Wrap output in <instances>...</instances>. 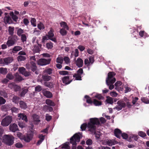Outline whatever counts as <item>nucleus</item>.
Masks as SVG:
<instances>
[{
    "mask_svg": "<svg viewBox=\"0 0 149 149\" xmlns=\"http://www.w3.org/2000/svg\"><path fill=\"white\" fill-rule=\"evenodd\" d=\"M50 59H46L45 58H41L38 62V64L40 65H44L50 63Z\"/></svg>",
    "mask_w": 149,
    "mask_h": 149,
    "instance_id": "1a4fd4ad",
    "label": "nucleus"
},
{
    "mask_svg": "<svg viewBox=\"0 0 149 149\" xmlns=\"http://www.w3.org/2000/svg\"><path fill=\"white\" fill-rule=\"evenodd\" d=\"M122 134L121 131L118 129H116L114 130V134L115 136L117 138H120V135Z\"/></svg>",
    "mask_w": 149,
    "mask_h": 149,
    "instance_id": "2eb2a0df",
    "label": "nucleus"
},
{
    "mask_svg": "<svg viewBox=\"0 0 149 149\" xmlns=\"http://www.w3.org/2000/svg\"><path fill=\"white\" fill-rule=\"evenodd\" d=\"M57 63L62 64L63 62V58L62 57L59 56L57 58L56 60Z\"/></svg>",
    "mask_w": 149,
    "mask_h": 149,
    "instance_id": "7c9ffc66",
    "label": "nucleus"
},
{
    "mask_svg": "<svg viewBox=\"0 0 149 149\" xmlns=\"http://www.w3.org/2000/svg\"><path fill=\"white\" fill-rule=\"evenodd\" d=\"M46 47L48 49H51L53 47V45L52 43L50 42L46 44Z\"/></svg>",
    "mask_w": 149,
    "mask_h": 149,
    "instance_id": "603ef678",
    "label": "nucleus"
},
{
    "mask_svg": "<svg viewBox=\"0 0 149 149\" xmlns=\"http://www.w3.org/2000/svg\"><path fill=\"white\" fill-rule=\"evenodd\" d=\"M31 70L32 71H34L36 70L37 68V67L36 66V63L32 61L31 62Z\"/></svg>",
    "mask_w": 149,
    "mask_h": 149,
    "instance_id": "c756f323",
    "label": "nucleus"
},
{
    "mask_svg": "<svg viewBox=\"0 0 149 149\" xmlns=\"http://www.w3.org/2000/svg\"><path fill=\"white\" fill-rule=\"evenodd\" d=\"M35 91L36 92H40L42 89V88L40 86L38 85L35 88Z\"/></svg>",
    "mask_w": 149,
    "mask_h": 149,
    "instance_id": "bf43d9fd",
    "label": "nucleus"
},
{
    "mask_svg": "<svg viewBox=\"0 0 149 149\" xmlns=\"http://www.w3.org/2000/svg\"><path fill=\"white\" fill-rule=\"evenodd\" d=\"M6 78L10 80H12L14 78V77L11 73H8L7 75Z\"/></svg>",
    "mask_w": 149,
    "mask_h": 149,
    "instance_id": "a19ab883",
    "label": "nucleus"
},
{
    "mask_svg": "<svg viewBox=\"0 0 149 149\" xmlns=\"http://www.w3.org/2000/svg\"><path fill=\"white\" fill-rule=\"evenodd\" d=\"M38 137L40 139L36 143V145L37 146L40 145L45 139V136L42 134L40 135Z\"/></svg>",
    "mask_w": 149,
    "mask_h": 149,
    "instance_id": "a211bd4d",
    "label": "nucleus"
},
{
    "mask_svg": "<svg viewBox=\"0 0 149 149\" xmlns=\"http://www.w3.org/2000/svg\"><path fill=\"white\" fill-rule=\"evenodd\" d=\"M14 138L10 135H5L3 137V142L9 146L12 145L14 143Z\"/></svg>",
    "mask_w": 149,
    "mask_h": 149,
    "instance_id": "20e7f679",
    "label": "nucleus"
},
{
    "mask_svg": "<svg viewBox=\"0 0 149 149\" xmlns=\"http://www.w3.org/2000/svg\"><path fill=\"white\" fill-rule=\"evenodd\" d=\"M100 124L98 119L97 118H91L90 119V122L88 123V125L86 123H84L81 126V129L82 131L85 130L87 126L88 128V130L92 133L95 134V130L96 128L95 125H98Z\"/></svg>",
    "mask_w": 149,
    "mask_h": 149,
    "instance_id": "f257e3e1",
    "label": "nucleus"
},
{
    "mask_svg": "<svg viewBox=\"0 0 149 149\" xmlns=\"http://www.w3.org/2000/svg\"><path fill=\"white\" fill-rule=\"evenodd\" d=\"M14 27L9 26L8 27V31L10 35H12L14 33Z\"/></svg>",
    "mask_w": 149,
    "mask_h": 149,
    "instance_id": "58836bf2",
    "label": "nucleus"
},
{
    "mask_svg": "<svg viewBox=\"0 0 149 149\" xmlns=\"http://www.w3.org/2000/svg\"><path fill=\"white\" fill-rule=\"evenodd\" d=\"M15 146L17 148H21L23 147L22 145L20 143H17L15 144Z\"/></svg>",
    "mask_w": 149,
    "mask_h": 149,
    "instance_id": "338daca9",
    "label": "nucleus"
},
{
    "mask_svg": "<svg viewBox=\"0 0 149 149\" xmlns=\"http://www.w3.org/2000/svg\"><path fill=\"white\" fill-rule=\"evenodd\" d=\"M20 107L23 109H26L27 107V106L26 103L23 101H21L19 102Z\"/></svg>",
    "mask_w": 149,
    "mask_h": 149,
    "instance_id": "c85d7f7f",
    "label": "nucleus"
},
{
    "mask_svg": "<svg viewBox=\"0 0 149 149\" xmlns=\"http://www.w3.org/2000/svg\"><path fill=\"white\" fill-rule=\"evenodd\" d=\"M12 117L11 116H8L3 118L1 123V125L3 126H8L11 122Z\"/></svg>",
    "mask_w": 149,
    "mask_h": 149,
    "instance_id": "39448f33",
    "label": "nucleus"
},
{
    "mask_svg": "<svg viewBox=\"0 0 149 149\" xmlns=\"http://www.w3.org/2000/svg\"><path fill=\"white\" fill-rule=\"evenodd\" d=\"M31 24L34 26H36V20L34 18H32L31 20Z\"/></svg>",
    "mask_w": 149,
    "mask_h": 149,
    "instance_id": "8fccbe9b",
    "label": "nucleus"
},
{
    "mask_svg": "<svg viewBox=\"0 0 149 149\" xmlns=\"http://www.w3.org/2000/svg\"><path fill=\"white\" fill-rule=\"evenodd\" d=\"M42 79L44 81H47L50 80L51 79V77L47 74H45L42 75Z\"/></svg>",
    "mask_w": 149,
    "mask_h": 149,
    "instance_id": "412c9836",
    "label": "nucleus"
},
{
    "mask_svg": "<svg viewBox=\"0 0 149 149\" xmlns=\"http://www.w3.org/2000/svg\"><path fill=\"white\" fill-rule=\"evenodd\" d=\"M5 15L3 20L4 22L6 24H10L12 22V19L8 15V13H4Z\"/></svg>",
    "mask_w": 149,
    "mask_h": 149,
    "instance_id": "9b49d317",
    "label": "nucleus"
},
{
    "mask_svg": "<svg viewBox=\"0 0 149 149\" xmlns=\"http://www.w3.org/2000/svg\"><path fill=\"white\" fill-rule=\"evenodd\" d=\"M17 36L15 35L12 36L10 38H9L6 42V44L8 47L13 45L17 40Z\"/></svg>",
    "mask_w": 149,
    "mask_h": 149,
    "instance_id": "423d86ee",
    "label": "nucleus"
},
{
    "mask_svg": "<svg viewBox=\"0 0 149 149\" xmlns=\"http://www.w3.org/2000/svg\"><path fill=\"white\" fill-rule=\"evenodd\" d=\"M24 33V30L21 28L18 29L17 30V34L19 36H21Z\"/></svg>",
    "mask_w": 149,
    "mask_h": 149,
    "instance_id": "e433bc0d",
    "label": "nucleus"
},
{
    "mask_svg": "<svg viewBox=\"0 0 149 149\" xmlns=\"http://www.w3.org/2000/svg\"><path fill=\"white\" fill-rule=\"evenodd\" d=\"M10 105L6 104L4 105H2L1 107V109L4 110H7L10 109Z\"/></svg>",
    "mask_w": 149,
    "mask_h": 149,
    "instance_id": "cd10ccee",
    "label": "nucleus"
},
{
    "mask_svg": "<svg viewBox=\"0 0 149 149\" xmlns=\"http://www.w3.org/2000/svg\"><path fill=\"white\" fill-rule=\"evenodd\" d=\"M9 129L11 131L13 132H15L18 130L17 125L15 123L11 124L10 125Z\"/></svg>",
    "mask_w": 149,
    "mask_h": 149,
    "instance_id": "ddd939ff",
    "label": "nucleus"
},
{
    "mask_svg": "<svg viewBox=\"0 0 149 149\" xmlns=\"http://www.w3.org/2000/svg\"><path fill=\"white\" fill-rule=\"evenodd\" d=\"M8 72V71L6 68H0V73L3 75L6 74Z\"/></svg>",
    "mask_w": 149,
    "mask_h": 149,
    "instance_id": "bb28decb",
    "label": "nucleus"
},
{
    "mask_svg": "<svg viewBox=\"0 0 149 149\" xmlns=\"http://www.w3.org/2000/svg\"><path fill=\"white\" fill-rule=\"evenodd\" d=\"M38 27L40 30L43 29H45V26L41 22H40L38 24Z\"/></svg>",
    "mask_w": 149,
    "mask_h": 149,
    "instance_id": "37998d69",
    "label": "nucleus"
},
{
    "mask_svg": "<svg viewBox=\"0 0 149 149\" xmlns=\"http://www.w3.org/2000/svg\"><path fill=\"white\" fill-rule=\"evenodd\" d=\"M23 22L24 24L26 25H27L29 23V22L28 20L26 18H24L23 19Z\"/></svg>",
    "mask_w": 149,
    "mask_h": 149,
    "instance_id": "774afa93",
    "label": "nucleus"
},
{
    "mask_svg": "<svg viewBox=\"0 0 149 149\" xmlns=\"http://www.w3.org/2000/svg\"><path fill=\"white\" fill-rule=\"evenodd\" d=\"M115 73L113 72H110L108 74V77L106 78V82L107 85L109 86L110 83L113 84L116 81V79L114 77Z\"/></svg>",
    "mask_w": 149,
    "mask_h": 149,
    "instance_id": "f03ea898",
    "label": "nucleus"
},
{
    "mask_svg": "<svg viewBox=\"0 0 149 149\" xmlns=\"http://www.w3.org/2000/svg\"><path fill=\"white\" fill-rule=\"evenodd\" d=\"M13 60V58L12 57L1 59L0 60V63L3 65H7L11 63Z\"/></svg>",
    "mask_w": 149,
    "mask_h": 149,
    "instance_id": "0eeeda50",
    "label": "nucleus"
},
{
    "mask_svg": "<svg viewBox=\"0 0 149 149\" xmlns=\"http://www.w3.org/2000/svg\"><path fill=\"white\" fill-rule=\"evenodd\" d=\"M117 143V142L113 140H108L106 141L107 144L109 146H112Z\"/></svg>",
    "mask_w": 149,
    "mask_h": 149,
    "instance_id": "aec40b11",
    "label": "nucleus"
},
{
    "mask_svg": "<svg viewBox=\"0 0 149 149\" xmlns=\"http://www.w3.org/2000/svg\"><path fill=\"white\" fill-rule=\"evenodd\" d=\"M122 84V83L120 81H117L115 84V85L116 87L115 89L116 90H117L118 87L120 86Z\"/></svg>",
    "mask_w": 149,
    "mask_h": 149,
    "instance_id": "3c124183",
    "label": "nucleus"
},
{
    "mask_svg": "<svg viewBox=\"0 0 149 149\" xmlns=\"http://www.w3.org/2000/svg\"><path fill=\"white\" fill-rule=\"evenodd\" d=\"M33 121L36 123L40 121L39 116L36 114H33L32 116Z\"/></svg>",
    "mask_w": 149,
    "mask_h": 149,
    "instance_id": "6ab92c4d",
    "label": "nucleus"
},
{
    "mask_svg": "<svg viewBox=\"0 0 149 149\" xmlns=\"http://www.w3.org/2000/svg\"><path fill=\"white\" fill-rule=\"evenodd\" d=\"M59 73L63 75H66L68 74V72L66 71H61L59 72Z\"/></svg>",
    "mask_w": 149,
    "mask_h": 149,
    "instance_id": "e2e57ef3",
    "label": "nucleus"
},
{
    "mask_svg": "<svg viewBox=\"0 0 149 149\" xmlns=\"http://www.w3.org/2000/svg\"><path fill=\"white\" fill-rule=\"evenodd\" d=\"M45 102L46 104L51 106H54L55 104L54 102L49 99L46 100Z\"/></svg>",
    "mask_w": 149,
    "mask_h": 149,
    "instance_id": "5701e85b",
    "label": "nucleus"
},
{
    "mask_svg": "<svg viewBox=\"0 0 149 149\" xmlns=\"http://www.w3.org/2000/svg\"><path fill=\"white\" fill-rule=\"evenodd\" d=\"M54 31L52 28H50V30L48 33V34L47 35L48 36V38L51 40L56 42V39L54 38V34L53 33Z\"/></svg>",
    "mask_w": 149,
    "mask_h": 149,
    "instance_id": "9d476101",
    "label": "nucleus"
},
{
    "mask_svg": "<svg viewBox=\"0 0 149 149\" xmlns=\"http://www.w3.org/2000/svg\"><path fill=\"white\" fill-rule=\"evenodd\" d=\"M28 88H26L23 89L20 94V96L22 97H24L25 95L28 92Z\"/></svg>",
    "mask_w": 149,
    "mask_h": 149,
    "instance_id": "2f4dec72",
    "label": "nucleus"
},
{
    "mask_svg": "<svg viewBox=\"0 0 149 149\" xmlns=\"http://www.w3.org/2000/svg\"><path fill=\"white\" fill-rule=\"evenodd\" d=\"M43 93L44 95L48 98H50L52 96V94L49 91L44 90L43 91Z\"/></svg>",
    "mask_w": 149,
    "mask_h": 149,
    "instance_id": "f3484780",
    "label": "nucleus"
},
{
    "mask_svg": "<svg viewBox=\"0 0 149 149\" xmlns=\"http://www.w3.org/2000/svg\"><path fill=\"white\" fill-rule=\"evenodd\" d=\"M121 134V136L123 137V138L124 139H127L128 138L127 134L125 133H122Z\"/></svg>",
    "mask_w": 149,
    "mask_h": 149,
    "instance_id": "69168bd1",
    "label": "nucleus"
},
{
    "mask_svg": "<svg viewBox=\"0 0 149 149\" xmlns=\"http://www.w3.org/2000/svg\"><path fill=\"white\" fill-rule=\"evenodd\" d=\"M118 105L114 109H116L118 111L121 110L123 108H125L126 106L125 102L123 100H120L117 102Z\"/></svg>",
    "mask_w": 149,
    "mask_h": 149,
    "instance_id": "6e6552de",
    "label": "nucleus"
},
{
    "mask_svg": "<svg viewBox=\"0 0 149 149\" xmlns=\"http://www.w3.org/2000/svg\"><path fill=\"white\" fill-rule=\"evenodd\" d=\"M19 98L16 96H14L12 99V101L15 103H17L18 102Z\"/></svg>",
    "mask_w": 149,
    "mask_h": 149,
    "instance_id": "f704fd0d",
    "label": "nucleus"
},
{
    "mask_svg": "<svg viewBox=\"0 0 149 149\" xmlns=\"http://www.w3.org/2000/svg\"><path fill=\"white\" fill-rule=\"evenodd\" d=\"M21 40L23 42H26V40L27 38L26 35L22 34L21 36Z\"/></svg>",
    "mask_w": 149,
    "mask_h": 149,
    "instance_id": "ea45409f",
    "label": "nucleus"
},
{
    "mask_svg": "<svg viewBox=\"0 0 149 149\" xmlns=\"http://www.w3.org/2000/svg\"><path fill=\"white\" fill-rule=\"evenodd\" d=\"M141 100L142 102H144V103L146 104L149 103V100L147 98L143 97L141 98Z\"/></svg>",
    "mask_w": 149,
    "mask_h": 149,
    "instance_id": "4d7b16f0",
    "label": "nucleus"
},
{
    "mask_svg": "<svg viewBox=\"0 0 149 149\" xmlns=\"http://www.w3.org/2000/svg\"><path fill=\"white\" fill-rule=\"evenodd\" d=\"M89 61L90 63L92 64L94 62V57L92 56H90L89 58Z\"/></svg>",
    "mask_w": 149,
    "mask_h": 149,
    "instance_id": "0e129e2a",
    "label": "nucleus"
},
{
    "mask_svg": "<svg viewBox=\"0 0 149 149\" xmlns=\"http://www.w3.org/2000/svg\"><path fill=\"white\" fill-rule=\"evenodd\" d=\"M0 95L5 98L7 97V94L4 91H0Z\"/></svg>",
    "mask_w": 149,
    "mask_h": 149,
    "instance_id": "79ce46f5",
    "label": "nucleus"
},
{
    "mask_svg": "<svg viewBox=\"0 0 149 149\" xmlns=\"http://www.w3.org/2000/svg\"><path fill=\"white\" fill-rule=\"evenodd\" d=\"M45 85L46 86L49 88H52L54 87L53 83L50 82L45 83Z\"/></svg>",
    "mask_w": 149,
    "mask_h": 149,
    "instance_id": "c9c22d12",
    "label": "nucleus"
},
{
    "mask_svg": "<svg viewBox=\"0 0 149 149\" xmlns=\"http://www.w3.org/2000/svg\"><path fill=\"white\" fill-rule=\"evenodd\" d=\"M18 70L21 74L25 77L28 76L31 74V72L26 71L24 67L19 68Z\"/></svg>",
    "mask_w": 149,
    "mask_h": 149,
    "instance_id": "f8f14e48",
    "label": "nucleus"
},
{
    "mask_svg": "<svg viewBox=\"0 0 149 149\" xmlns=\"http://www.w3.org/2000/svg\"><path fill=\"white\" fill-rule=\"evenodd\" d=\"M52 69L49 68L45 70V72L48 74L50 75L52 73Z\"/></svg>",
    "mask_w": 149,
    "mask_h": 149,
    "instance_id": "864d4df0",
    "label": "nucleus"
},
{
    "mask_svg": "<svg viewBox=\"0 0 149 149\" xmlns=\"http://www.w3.org/2000/svg\"><path fill=\"white\" fill-rule=\"evenodd\" d=\"M52 117L48 114H46L45 115V119L47 121H49L51 120Z\"/></svg>",
    "mask_w": 149,
    "mask_h": 149,
    "instance_id": "6e6d98bb",
    "label": "nucleus"
},
{
    "mask_svg": "<svg viewBox=\"0 0 149 149\" xmlns=\"http://www.w3.org/2000/svg\"><path fill=\"white\" fill-rule=\"evenodd\" d=\"M20 87L19 86L16 84H15L13 89L15 91H19L20 90Z\"/></svg>",
    "mask_w": 149,
    "mask_h": 149,
    "instance_id": "5fc2aeb1",
    "label": "nucleus"
},
{
    "mask_svg": "<svg viewBox=\"0 0 149 149\" xmlns=\"http://www.w3.org/2000/svg\"><path fill=\"white\" fill-rule=\"evenodd\" d=\"M17 60L19 61H24L26 59V58L25 56H19L17 57Z\"/></svg>",
    "mask_w": 149,
    "mask_h": 149,
    "instance_id": "c03bdc74",
    "label": "nucleus"
},
{
    "mask_svg": "<svg viewBox=\"0 0 149 149\" xmlns=\"http://www.w3.org/2000/svg\"><path fill=\"white\" fill-rule=\"evenodd\" d=\"M22 48L20 46H15L13 49L12 50V52L13 53H15L16 52H18Z\"/></svg>",
    "mask_w": 149,
    "mask_h": 149,
    "instance_id": "393cba45",
    "label": "nucleus"
},
{
    "mask_svg": "<svg viewBox=\"0 0 149 149\" xmlns=\"http://www.w3.org/2000/svg\"><path fill=\"white\" fill-rule=\"evenodd\" d=\"M23 139L25 141L29 142L31 140V138L30 136L27 135L26 136H24L23 138Z\"/></svg>",
    "mask_w": 149,
    "mask_h": 149,
    "instance_id": "473e14b6",
    "label": "nucleus"
},
{
    "mask_svg": "<svg viewBox=\"0 0 149 149\" xmlns=\"http://www.w3.org/2000/svg\"><path fill=\"white\" fill-rule=\"evenodd\" d=\"M6 102V100L3 97L0 96V104H3L5 103Z\"/></svg>",
    "mask_w": 149,
    "mask_h": 149,
    "instance_id": "052dcab7",
    "label": "nucleus"
},
{
    "mask_svg": "<svg viewBox=\"0 0 149 149\" xmlns=\"http://www.w3.org/2000/svg\"><path fill=\"white\" fill-rule=\"evenodd\" d=\"M138 134L140 136L143 137L146 136V134L142 131H140L138 132Z\"/></svg>",
    "mask_w": 149,
    "mask_h": 149,
    "instance_id": "13d9d810",
    "label": "nucleus"
},
{
    "mask_svg": "<svg viewBox=\"0 0 149 149\" xmlns=\"http://www.w3.org/2000/svg\"><path fill=\"white\" fill-rule=\"evenodd\" d=\"M18 117L19 118V119H22L24 120L26 122H27L28 121L27 117L26 115L22 113H19L18 115Z\"/></svg>",
    "mask_w": 149,
    "mask_h": 149,
    "instance_id": "dca6fc26",
    "label": "nucleus"
},
{
    "mask_svg": "<svg viewBox=\"0 0 149 149\" xmlns=\"http://www.w3.org/2000/svg\"><path fill=\"white\" fill-rule=\"evenodd\" d=\"M10 15L14 21L15 22L17 21L18 19V17L16 15H14L13 12H10Z\"/></svg>",
    "mask_w": 149,
    "mask_h": 149,
    "instance_id": "b1692460",
    "label": "nucleus"
},
{
    "mask_svg": "<svg viewBox=\"0 0 149 149\" xmlns=\"http://www.w3.org/2000/svg\"><path fill=\"white\" fill-rule=\"evenodd\" d=\"M33 50L34 53H38L40 52V49L38 45H35L33 49Z\"/></svg>",
    "mask_w": 149,
    "mask_h": 149,
    "instance_id": "72a5a7b5",
    "label": "nucleus"
},
{
    "mask_svg": "<svg viewBox=\"0 0 149 149\" xmlns=\"http://www.w3.org/2000/svg\"><path fill=\"white\" fill-rule=\"evenodd\" d=\"M15 80L16 81H20L23 80V78L18 73H16L15 75Z\"/></svg>",
    "mask_w": 149,
    "mask_h": 149,
    "instance_id": "4be33fe9",
    "label": "nucleus"
},
{
    "mask_svg": "<svg viewBox=\"0 0 149 149\" xmlns=\"http://www.w3.org/2000/svg\"><path fill=\"white\" fill-rule=\"evenodd\" d=\"M69 79V77L68 76L64 77L62 79V80L64 84H68L70 82L68 83V81Z\"/></svg>",
    "mask_w": 149,
    "mask_h": 149,
    "instance_id": "a878e982",
    "label": "nucleus"
},
{
    "mask_svg": "<svg viewBox=\"0 0 149 149\" xmlns=\"http://www.w3.org/2000/svg\"><path fill=\"white\" fill-rule=\"evenodd\" d=\"M93 103L95 106H99L102 104L101 102L98 101L95 99L94 100Z\"/></svg>",
    "mask_w": 149,
    "mask_h": 149,
    "instance_id": "09e8293b",
    "label": "nucleus"
},
{
    "mask_svg": "<svg viewBox=\"0 0 149 149\" xmlns=\"http://www.w3.org/2000/svg\"><path fill=\"white\" fill-rule=\"evenodd\" d=\"M15 84L13 83H11L8 84V87L11 89H13Z\"/></svg>",
    "mask_w": 149,
    "mask_h": 149,
    "instance_id": "680f3d73",
    "label": "nucleus"
},
{
    "mask_svg": "<svg viewBox=\"0 0 149 149\" xmlns=\"http://www.w3.org/2000/svg\"><path fill=\"white\" fill-rule=\"evenodd\" d=\"M60 24L61 26L63 27L65 29H66L68 30L69 29V28L66 22H63L61 23Z\"/></svg>",
    "mask_w": 149,
    "mask_h": 149,
    "instance_id": "4c0bfd02",
    "label": "nucleus"
},
{
    "mask_svg": "<svg viewBox=\"0 0 149 149\" xmlns=\"http://www.w3.org/2000/svg\"><path fill=\"white\" fill-rule=\"evenodd\" d=\"M80 140V136L77 134H74L70 139V143L72 144V149H75L77 142H79Z\"/></svg>",
    "mask_w": 149,
    "mask_h": 149,
    "instance_id": "7ed1b4c3",
    "label": "nucleus"
},
{
    "mask_svg": "<svg viewBox=\"0 0 149 149\" xmlns=\"http://www.w3.org/2000/svg\"><path fill=\"white\" fill-rule=\"evenodd\" d=\"M76 65L79 68L82 67L83 65V61L80 58H78L76 61Z\"/></svg>",
    "mask_w": 149,
    "mask_h": 149,
    "instance_id": "4468645a",
    "label": "nucleus"
},
{
    "mask_svg": "<svg viewBox=\"0 0 149 149\" xmlns=\"http://www.w3.org/2000/svg\"><path fill=\"white\" fill-rule=\"evenodd\" d=\"M74 77H75L76 79L77 80H81V75H80L79 74H75L73 75Z\"/></svg>",
    "mask_w": 149,
    "mask_h": 149,
    "instance_id": "a18cd8bd",
    "label": "nucleus"
},
{
    "mask_svg": "<svg viewBox=\"0 0 149 149\" xmlns=\"http://www.w3.org/2000/svg\"><path fill=\"white\" fill-rule=\"evenodd\" d=\"M106 101L108 103L111 104H112L113 103L112 98L110 97H107Z\"/></svg>",
    "mask_w": 149,
    "mask_h": 149,
    "instance_id": "49530a36",
    "label": "nucleus"
},
{
    "mask_svg": "<svg viewBox=\"0 0 149 149\" xmlns=\"http://www.w3.org/2000/svg\"><path fill=\"white\" fill-rule=\"evenodd\" d=\"M60 32L62 35L65 36L67 34V32L64 29H60Z\"/></svg>",
    "mask_w": 149,
    "mask_h": 149,
    "instance_id": "de8ad7c7",
    "label": "nucleus"
}]
</instances>
